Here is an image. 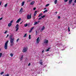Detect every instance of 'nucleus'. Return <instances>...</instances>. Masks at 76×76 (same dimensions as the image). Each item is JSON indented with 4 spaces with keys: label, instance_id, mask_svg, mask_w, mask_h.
I'll return each instance as SVG.
<instances>
[{
    "label": "nucleus",
    "instance_id": "2eb2a0df",
    "mask_svg": "<svg viewBox=\"0 0 76 76\" xmlns=\"http://www.w3.org/2000/svg\"><path fill=\"white\" fill-rule=\"evenodd\" d=\"M47 12H48V10H45V11H44L43 12V13H47Z\"/></svg>",
    "mask_w": 76,
    "mask_h": 76
},
{
    "label": "nucleus",
    "instance_id": "c9c22d12",
    "mask_svg": "<svg viewBox=\"0 0 76 76\" xmlns=\"http://www.w3.org/2000/svg\"><path fill=\"white\" fill-rule=\"evenodd\" d=\"M54 13H55V15H56L57 14V12H54Z\"/></svg>",
    "mask_w": 76,
    "mask_h": 76
},
{
    "label": "nucleus",
    "instance_id": "423d86ee",
    "mask_svg": "<svg viewBox=\"0 0 76 76\" xmlns=\"http://www.w3.org/2000/svg\"><path fill=\"white\" fill-rule=\"evenodd\" d=\"M27 19H31V14L30 15H27Z\"/></svg>",
    "mask_w": 76,
    "mask_h": 76
},
{
    "label": "nucleus",
    "instance_id": "a19ab883",
    "mask_svg": "<svg viewBox=\"0 0 76 76\" xmlns=\"http://www.w3.org/2000/svg\"><path fill=\"white\" fill-rule=\"evenodd\" d=\"M63 45V44H62V43H61L60 45Z\"/></svg>",
    "mask_w": 76,
    "mask_h": 76
},
{
    "label": "nucleus",
    "instance_id": "bf43d9fd",
    "mask_svg": "<svg viewBox=\"0 0 76 76\" xmlns=\"http://www.w3.org/2000/svg\"><path fill=\"white\" fill-rule=\"evenodd\" d=\"M29 0V1H30V0Z\"/></svg>",
    "mask_w": 76,
    "mask_h": 76
},
{
    "label": "nucleus",
    "instance_id": "37998d69",
    "mask_svg": "<svg viewBox=\"0 0 76 76\" xmlns=\"http://www.w3.org/2000/svg\"><path fill=\"white\" fill-rule=\"evenodd\" d=\"M12 22H13V20H11L10 21V23H12Z\"/></svg>",
    "mask_w": 76,
    "mask_h": 76
},
{
    "label": "nucleus",
    "instance_id": "de8ad7c7",
    "mask_svg": "<svg viewBox=\"0 0 76 76\" xmlns=\"http://www.w3.org/2000/svg\"><path fill=\"white\" fill-rule=\"evenodd\" d=\"M32 32V30H30L29 31V32Z\"/></svg>",
    "mask_w": 76,
    "mask_h": 76
},
{
    "label": "nucleus",
    "instance_id": "3c124183",
    "mask_svg": "<svg viewBox=\"0 0 76 76\" xmlns=\"http://www.w3.org/2000/svg\"><path fill=\"white\" fill-rule=\"evenodd\" d=\"M44 50H43L42 51V53H44Z\"/></svg>",
    "mask_w": 76,
    "mask_h": 76
},
{
    "label": "nucleus",
    "instance_id": "9d476101",
    "mask_svg": "<svg viewBox=\"0 0 76 76\" xmlns=\"http://www.w3.org/2000/svg\"><path fill=\"white\" fill-rule=\"evenodd\" d=\"M72 1H73V0H69V4H71L72 3Z\"/></svg>",
    "mask_w": 76,
    "mask_h": 76
},
{
    "label": "nucleus",
    "instance_id": "4c0bfd02",
    "mask_svg": "<svg viewBox=\"0 0 76 76\" xmlns=\"http://www.w3.org/2000/svg\"><path fill=\"white\" fill-rule=\"evenodd\" d=\"M3 19V17H1L0 18V20H2Z\"/></svg>",
    "mask_w": 76,
    "mask_h": 76
},
{
    "label": "nucleus",
    "instance_id": "6ab92c4d",
    "mask_svg": "<svg viewBox=\"0 0 76 76\" xmlns=\"http://www.w3.org/2000/svg\"><path fill=\"white\" fill-rule=\"evenodd\" d=\"M23 55H22L21 56V58H20V60H22V59H23Z\"/></svg>",
    "mask_w": 76,
    "mask_h": 76
},
{
    "label": "nucleus",
    "instance_id": "2f4dec72",
    "mask_svg": "<svg viewBox=\"0 0 76 76\" xmlns=\"http://www.w3.org/2000/svg\"><path fill=\"white\" fill-rule=\"evenodd\" d=\"M37 14V13H34V16H36V15Z\"/></svg>",
    "mask_w": 76,
    "mask_h": 76
},
{
    "label": "nucleus",
    "instance_id": "e2e57ef3",
    "mask_svg": "<svg viewBox=\"0 0 76 76\" xmlns=\"http://www.w3.org/2000/svg\"><path fill=\"white\" fill-rule=\"evenodd\" d=\"M57 45H58L57 44Z\"/></svg>",
    "mask_w": 76,
    "mask_h": 76
},
{
    "label": "nucleus",
    "instance_id": "79ce46f5",
    "mask_svg": "<svg viewBox=\"0 0 76 76\" xmlns=\"http://www.w3.org/2000/svg\"><path fill=\"white\" fill-rule=\"evenodd\" d=\"M58 19H60V16H58Z\"/></svg>",
    "mask_w": 76,
    "mask_h": 76
},
{
    "label": "nucleus",
    "instance_id": "a18cd8bd",
    "mask_svg": "<svg viewBox=\"0 0 76 76\" xmlns=\"http://www.w3.org/2000/svg\"><path fill=\"white\" fill-rule=\"evenodd\" d=\"M1 1L0 2V6H1Z\"/></svg>",
    "mask_w": 76,
    "mask_h": 76
},
{
    "label": "nucleus",
    "instance_id": "9b49d317",
    "mask_svg": "<svg viewBox=\"0 0 76 76\" xmlns=\"http://www.w3.org/2000/svg\"><path fill=\"white\" fill-rule=\"evenodd\" d=\"M20 20H21V18H19L16 21V23H19L20 21Z\"/></svg>",
    "mask_w": 76,
    "mask_h": 76
},
{
    "label": "nucleus",
    "instance_id": "412c9836",
    "mask_svg": "<svg viewBox=\"0 0 76 76\" xmlns=\"http://www.w3.org/2000/svg\"><path fill=\"white\" fill-rule=\"evenodd\" d=\"M27 35V34H25L23 36V37H26V35Z\"/></svg>",
    "mask_w": 76,
    "mask_h": 76
},
{
    "label": "nucleus",
    "instance_id": "680f3d73",
    "mask_svg": "<svg viewBox=\"0 0 76 76\" xmlns=\"http://www.w3.org/2000/svg\"><path fill=\"white\" fill-rule=\"evenodd\" d=\"M31 0H30V1H31Z\"/></svg>",
    "mask_w": 76,
    "mask_h": 76
},
{
    "label": "nucleus",
    "instance_id": "603ef678",
    "mask_svg": "<svg viewBox=\"0 0 76 76\" xmlns=\"http://www.w3.org/2000/svg\"><path fill=\"white\" fill-rule=\"evenodd\" d=\"M72 5H73V6H74V5H75V3H73L72 4Z\"/></svg>",
    "mask_w": 76,
    "mask_h": 76
},
{
    "label": "nucleus",
    "instance_id": "f257e3e1",
    "mask_svg": "<svg viewBox=\"0 0 76 76\" xmlns=\"http://www.w3.org/2000/svg\"><path fill=\"white\" fill-rule=\"evenodd\" d=\"M12 37H13V35H11L10 36V45L12 46V45H13V44H14V42L13 41H14V39H12Z\"/></svg>",
    "mask_w": 76,
    "mask_h": 76
},
{
    "label": "nucleus",
    "instance_id": "4be33fe9",
    "mask_svg": "<svg viewBox=\"0 0 76 76\" xmlns=\"http://www.w3.org/2000/svg\"><path fill=\"white\" fill-rule=\"evenodd\" d=\"M28 38L29 39H31V35H29Z\"/></svg>",
    "mask_w": 76,
    "mask_h": 76
},
{
    "label": "nucleus",
    "instance_id": "49530a36",
    "mask_svg": "<svg viewBox=\"0 0 76 76\" xmlns=\"http://www.w3.org/2000/svg\"><path fill=\"white\" fill-rule=\"evenodd\" d=\"M19 40V39H18L17 40V42H18V40Z\"/></svg>",
    "mask_w": 76,
    "mask_h": 76
},
{
    "label": "nucleus",
    "instance_id": "f3484780",
    "mask_svg": "<svg viewBox=\"0 0 76 76\" xmlns=\"http://www.w3.org/2000/svg\"><path fill=\"white\" fill-rule=\"evenodd\" d=\"M42 13H41L39 15L38 17H40V16H42Z\"/></svg>",
    "mask_w": 76,
    "mask_h": 76
},
{
    "label": "nucleus",
    "instance_id": "393cba45",
    "mask_svg": "<svg viewBox=\"0 0 76 76\" xmlns=\"http://www.w3.org/2000/svg\"><path fill=\"white\" fill-rule=\"evenodd\" d=\"M28 26V24L26 23V24L24 25V26L25 27H26Z\"/></svg>",
    "mask_w": 76,
    "mask_h": 76
},
{
    "label": "nucleus",
    "instance_id": "4468645a",
    "mask_svg": "<svg viewBox=\"0 0 76 76\" xmlns=\"http://www.w3.org/2000/svg\"><path fill=\"white\" fill-rule=\"evenodd\" d=\"M24 4H25V2L24 1L23 2H22L21 6H23V5H24Z\"/></svg>",
    "mask_w": 76,
    "mask_h": 76
},
{
    "label": "nucleus",
    "instance_id": "b1692460",
    "mask_svg": "<svg viewBox=\"0 0 76 76\" xmlns=\"http://www.w3.org/2000/svg\"><path fill=\"white\" fill-rule=\"evenodd\" d=\"M10 56H11V57H12L13 56V54H12V53H11V54H10Z\"/></svg>",
    "mask_w": 76,
    "mask_h": 76
},
{
    "label": "nucleus",
    "instance_id": "bb28decb",
    "mask_svg": "<svg viewBox=\"0 0 76 76\" xmlns=\"http://www.w3.org/2000/svg\"><path fill=\"white\" fill-rule=\"evenodd\" d=\"M7 4H5L4 5L5 7H7Z\"/></svg>",
    "mask_w": 76,
    "mask_h": 76
},
{
    "label": "nucleus",
    "instance_id": "e433bc0d",
    "mask_svg": "<svg viewBox=\"0 0 76 76\" xmlns=\"http://www.w3.org/2000/svg\"><path fill=\"white\" fill-rule=\"evenodd\" d=\"M30 65H31V63H29L28 65V66H30Z\"/></svg>",
    "mask_w": 76,
    "mask_h": 76
},
{
    "label": "nucleus",
    "instance_id": "5fc2aeb1",
    "mask_svg": "<svg viewBox=\"0 0 76 76\" xmlns=\"http://www.w3.org/2000/svg\"><path fill=\"white\" fill-rule=\"evenodd\" d=\"M22 22H23V21H22V22L20 23V24H22Z\"/></svg>",
    "mask_w": 76,
    "mask_h": 76
},
{
    "label": "nucleus",
    "instance_id": "13d9d810",
    "mask_svg": "<svg viewBox=\"0 0 76 76\" xmlns=\"http://www.w3.org/2000/svg\"><path fill=\"white\" fill-rule=\"evenodd\" d=\"M36 35H37V31H36Z\"/></svg>",
    "mask_w": 76,
    "mask_h": 76
},
{
    "label": "nucleus",
    "instance_id": "5701e85b",
    "mask_svg": "<svg viewBox=\"0 0 76 76\" xmlns=\"http://www.w3.org/2000/svg\"><path fill=\"white\" fill-rule=\"evenodd\" d=\"M50 5V4H47L46 6H45V7H48V6H49Z\"/></svg>",
    "mask_w": 76,
    "mask_h": 76
},
{
    "label": "nucleus",
    "instance_id": "c85d7f7f",
    "mask_svg": "<svg viewBox=\"0 0 76 76\" xmlns=\"http://www.w3.org/2000/svg\"><path fill=\"white\" fill-rule=\"evenodd\" d=\"M39 63L40 64H41V65H42V62H39Z\"/></svg>",
    "mask_w": 76,
    "mask_h": 76
},
{
    "label": "nucleus",
    "instance_id": "f704fd0d",
    "mask_svg": "<svg viewBox=\"0 0 76 76\" xmlns=\"http://www.w3.org/2000/svg\"><path fill=\"white\" fill-rule=\"evenodd\" d=\"M9 34H8L7 35V37H6V38H7V37H9Z\"/></svg>",
    "mask_w": 76,
    "mask_h": 76
},
{
    "label": "nucleus",
    "instance_id": "39448f33",
    "mask_svg": "<svg viewBox=\"0 0 76 76\" xmlns=\"http://www.w3.org/2000/svg\"><path fill=\"white\" fill-rule=\"evenodd\" d=\"M15 27L16 28V31H18V29H19V25L18 24H17L16 26Z\"/></svg>",
    "mask_w": 76,
    "mask_h": 76
},
{
    "label": "nucleus",
    "instance_id": "72a5a7b5",
    "mask_svg": "<svg viewBox=\"0 0 76 76\" xmlns=\"http://www.w3.org/2000/svg\"><path fill=\"white\" fill-rule=\"evenodd\" d=\"M36 10V7L34 8H33L34 10Z\"/></svg>",
    "mask_w": 76,
    "mask_h": 76
},
{
    "label": "nucleus",
    "instance_id": "052dcab7",
    "mask_svg": "<svg viewBox=\"0 0 76 76\" xmlns=\"http://www.w3.org/2000/svg\"><path fill=\"white\" fill-rule=\"evenodd\" d=\"M62 50H63L62 49Z\"/></svg>",
    "mask_w": 76,
    "mask_h": 76
},
{
    "label": "nucleus",
    "instance_id": "864d4df0",
    "mask_svg": "<svg viewBox=\"0 0 76 76\" xmlns=\"http://www.w3.org/2000/svg\"><path fill=\"white\" fill-rule=\"evenodd\" d=\"M37 11H36L34 13H37Z\"/></svg>",
    "mask_w": 76,
    "mask_h": 76
},
{
    "label": "nucleus",
    "instance_id": "09e8293b",
    "mask_svg": "<svg viewBox=\"0 0 76 76\" xmlns=\"http://www.w3.org/2000/svg\"><path fill=\"white\" fill-rule=\"evenodd\" d=\"M76 28V26L74 27L73 28H72V29H75Z\"/></svg>",
    "mask_w": 76,
    "mask_h": 76
},
{
    "label": "nucleus",
    "instance_id": "7ed1b4c3",
    "mask_svg": "<svg viewBox=\"0 0 76 76\" xmlns=\"http://www.w3.org/2000/svg\"><path fill=\"white\" fill-rule=\"evenodd\" d=\"M48 40L45 39V41L43 43V45H44V44H48Z\"/></svg>",
    "mask_w": 76,
    "mask_h": 76
},
{
    "label": "nucleus",
    "instance_id": "ddd939ff",
    "mask_svg": "<svg viewBox=\"0 0 76 76\" xmlns=\"http://www.w3.org/2000/svg\"><path fill=\"white\" fill-rule=\"evenodd\" d=\"M12 26V23H9L8 24V26H9L10 27V26Z\"/></svg>",
    "mask_w": 76,
    "mask_h": 76
},
{
    "label": "nucleus",
    "instance_id": "f03ea898",
    "mask_svg": "<svg viewBox=\"0 0 76 76\" xmlns=\"http://www.w3.org/2000/svg\"><path fill=\"white\" fill-rule=\"evenodd\" d=\"M8 42H9V40H7L5 43L4 48L5 50H7V44Z\"/></svg>",
    "mask_w": 76,
    "mask_h": 76
},
{
    "label": "nucleus",
    "instance_id": "dca6fc26",
    "mask_svg": "<svg viewBox=\"0 0 76 76\" xmlns=\"http://www.w3.org/2000/svg\"><path fill=\"white\" fill-rule=\"evenodd\" d=\"M50 48H48V49L46 50L47 51H50Z\"/></svg>",
    "mask_w": 76,
    "mask_h": 76
},
{
    "label": "nucleus",
    "instance_id": "20e7f679",
    "mask_svg": "<svg viewBox=\"0 0 76 76\" xmlns=\"http://www.w3.org/2000/svg\"><path fill=\"white\" fill-rule=\"evenodd\" d=\"M28 48H24L23 49V53H25V52H26Z\"/></svg>",
    "mask_w": 76,
    "mask_h": 76
},
{
    "label": "nucleus",
    "instance_id": "8fccbe9b",
    "mask_svg": "<svg viewBox=\"0 0 76 76\" xmlns=\"http://www.w3.org/2000/svg\"><path fill=\"white\" fill-rule=\"evenodd\" d=\"M37 22V23H39V20L38 22Z\"/></svg>",
    "mask_w": 76,
    "mask_h": 76
},
{
    "label": "nucleus",
    "instance_id": "aec40b11",
    "mask_svg": "<svg viewBox=\"0 0 76 76\" xmlns=\"http://www.w3.org/2000/svg\"><path fill=\"white\" fill-rule=\"evenodd\" d=\"M57 0H56L54 1L55 4H57Z\"/></svg>",
    "mask_w": 76,
    "mask_h": 76
},
{
    "label": "nucleus",
    "instance_id": "f8f14e48",
    "mask_svg": "<svg viewBox=\"0 0 76 76\" xmlns=\"http://www.w3.org/2000/svg\"><path fill=\"white\" fill-rule=\"evenodd\" d=\"M38 24L37 22H35L34 23V25H37V24Z\"/></svg>",
    "mask_w": 76,
    "mask_h": 76
},
{
    "label": "nucleus",
    "instance_id": "1a4fd4ad",
    "mask_svg": "<svg viewBox=\"0 0 76 76\" xmlns=\"http://www.w3.org/2000/svg\"><path fill=\"white\" fill-rule=\"evenodd\" d=\"M35 1H33L30 3V5H33Z\"/></svg>",
    "mask_w": 76,
    "mask_h": 76
},
{
    "label": "nucleus",
    "instance_id": "c756f323",
    "mask_svg": "<svg viewBox=\"0 0 76 76\" xmlns=\"http://www.w3.org/2000/svg\"><path fill=\"white\" fill-rule=\"evenodd\" d=\"M2 56V53H0V57H1Z\"/></svg>",
    "mask_w": 76,
    "mask_h": 76
},
{
    "label": "nucleus",
    "instance_id": "6e6552de",
    "mask_svg": "<svg viewBox=\"0 0 76 76\" xmlns=\"http://www.w3.org/2000/svg\"><path fill=\"white\" fill-rule=\"evenodd\" d=\"M44 29H45V27H44V26H43L42 28H41V29L40 30L41 32H42Z\"/></svg>",
    "mask_w": 76,
    "mask_h": 76
},
{
    "label": "nucleus",
    "instance_id": "7c9ffc66",
    "mask_svg": "<svg viewBox=\"0 0 76 76\" xmlns=\"http://www.w3.org/2000/svg\"><path fill=\"white\" fill-rule=\"evenodd\" d=\"M3 73H4V72H3L1 73V75H3Z\"/></svg>",
    "mask_w": 76,
    "mask_h": 76
},
{
    "label": "nucleus",
    "instance_id": "ea45409f",
    "mask_svg": "<svg viewBox=\"0 0 76 76\" xmlns=\"http://www.w3.org/2000/svg\"><path fill=\"white\" fill-rule=\"evenodd\" d=\"M40 19H42V18H40L38 20H40Z\"/></svg>",
    "mask_w": 76,
    "mask_h": 76
},
{
    "label": "nucleus",
    "instance_id": "a878e982",
    "mask_svg": "<svg viewBox=\"0 0 76 76\" xmlns=\"http://www.w3.org/2000/svg\"><path fill=\"white\" fill-rule=\"evenodd\" d=\"M45 15H43L42 16H41V18H45Z\"/></svg>",
    "mask_w": 76,
    "mask_h": 76
},
{
    "label": "nucleus",
    "instance_id": "a211bd4d",
    "mask_svg": "<svg viewBox=\"0 0 76 76\" xmlns=\"http://www.w3.org/2000/svg\"><path fill=\"white\" fill-rule=\"evenodd\" d=\"M20 12H22V11H23V8H22L20 10Z\"/></svg>",
    "mask_w": 76,
    "mask_h": 76
},
{
    "label": "nucleus",
    "instance_id": "c03bdc74",
    "mask_svg": "<svg viewBox=\"0 0 76 76\" xmlns=\"http://www.w3.org/2000/svg\"><path fill=\"white\" fill-rule=\"evenodd\" d=\"M67 1H68V0H64V1L65 2H67Z\"/></svg>",
    "mask_w": 76,
    "mask_h": 76
},
{
    "label": "nucleus",
    "instance_id": "473e14b6",
    "mask_svg": "<svg viewBox=\"0 0 76 76\" xmlns=\"http://www.w3.org/2000/svg\"><path fill=\"white\" fill-rule=\"evenodd\" d=\"M33 29H34V27H32V28H31V30L32 31Z\"/></svg>",
    "mask_w": 76,
    "mask_h": 76
},
{
    "label": "nucleus",
    "instance_id": "58836bf2",
    "mask_svg": "<svg viewBox=\"0 0 76 76\" xmlns=\"http://www.w3.org/2000/svg\"><path fill=\"white\" fill-rule=\"evenodd\" d=\"M7 31H6L5 32H4V34H6V33H7Z\"/></svg>",
    "mask_w": 76,
    "mask_h": 76
},
{
    "label": "nucleus",
    "instance_id": "cd10ccee",
    "mask_svg": "<svg viewBox=\"0 0 76 76\" xmlns=\"http://www.w3.org/2000/svg\"><path fill=\"white\" fill-rule=\"evenodd\" d=\"M68 32H70V27H68Z\"/></svg>",
    "mask_w": 76,
    "mask_h": 76
},
{
    "label": "nucleus",
    "instance_id": "4d7b16f0",
    "mask_svg": "<svg viewBox=\"0 0 76 76\" xmlns=\"http://www.w3.org/2000/svg\"><path fill=\"white\" fill-rule=\"evenodd\" d=\"M46 9H47V8H45L44 9V10H45Z\"/></svg>",
    "mask_w": 76,
    "mask_h": 76
},
{
    "label": "nucleus",
    "instance_id": "0eeeda50",
    "mask_svg": "<svg viewBox=\"0 0 76 76\" xmlns=\"http://www.w3.org/2000/svg\"><path fill=\"white\" fill-rule=\"evenodd\" d=\"M39 37H38L36 40V41H37L36 42H37V44H38V43H39V42L40 40H39Z\"/></svg>",
    "mask_w": 76,
    "mask_h": 76
},
{
    "label": "nucleus",
    "instance_id": "6e6d98bb",
    "mask_svg": "<svg viewBox=\"0 0 76 76\" xmlns=\"http://www.w3.org/2000/svg\"><path fill=\"white\" fill-rule=\"evenodd\" d=\"M74 2H75V3H76V0H75V1H74Z\"/></svg>",
    "mask_w": 76,
    "mask_h": 76
}]
</instances>
